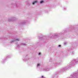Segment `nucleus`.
<instances>
[{"label":"nucleus","instance_id":"nucleus-3","mask_svg":"<svg viewBox=\"0 0 78 78\" xmlns=\"http://www.w3.org/2000/svg\"><path fill=\"white\" fill-rule=\"evenodd\" d=\"M37 66H40V64H38Z\"/></svg>","mask_w":78,"mask_h":78},{"label":"nucleus","instance_id":"nucleus-5","mask_svg":"<svg viewBox=\"0 0 78 78\" xmlns=\"http://www.w3.org/2000/svg\"><path fill=\"white\" fill-rule=\"evenodd\" d=\"M39 55H41V53H39Z\"/></svg>","mask_w":78,"mask_h":78},{"label":"nucleus","instance_id":"nucleus-7","mask_svg":"<svg viewBox=\"0 0 78 78\" xmlns=\"http://www.w3.org/2000/svg\"><path fill=\"white\" fill-rule=\"evenodd\" d=\"M41 77H42V78H43V77H44V76H41Z\"/></svg>","mask_w":78,"mask_h":78},{"label":"nucleus","instance_id":"nucleus-6","mask_svg":"<svg viewBox=\"0 0 78 78\" xmlns=\"http://www.w3.org/2000/svg\"><path fill=\"white\" fill-rule=\"evenodd\" d=\"M59 47H61V45H59Z\"/></svg>","mask_w":78,"mask_h":78},{"label":"nucleus","instance_id":"nucleus-1","mask_svg":"<svg viewBox=\"0 0 78 78\" xmlns=\"http://www.w3.org/2000/svg\"><path fill=\"white\" fill-rule=\"evenodd\" d=\"M37 1H35L33 3V5H34V4H35V3H37Z\"/></svg>","mask_w":78,"mask_h":78},{"label":"nucleus","instance_id":"nucleus-2","mask_svg":"<svg viewBox=\"0 0 78 78\" xmlns=\"http://www.w3.org/2000/svg\"><path fill=\"white\" fill-rule=\"evenodd\" d=\"M43 2H44V1H41L40 2L41 3H43Z\"/></svg>","mask_w":78,"mask_h":78},{"label":"nucleus","instance_id":"nucleus-4","mask_svg":"<svg viewBox=\"0 0 78 78\" xmlns=\"http://www.w3.org/2000/svg\"><path fill=\"white\" fill-rule=\"evenodd\" d=\"M16 41H19V39H17L16 40Z\"/></svg>","mask_w":78,"mask_h":78}]
</instances>
